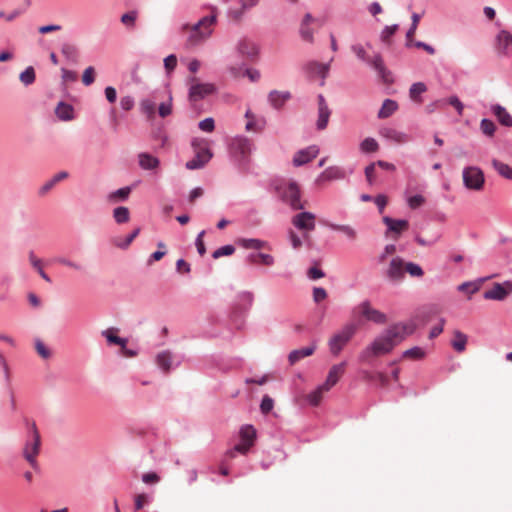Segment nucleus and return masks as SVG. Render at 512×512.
Returning a JSON list of instances; mask_svg holds the SVG:
<instances>
[{"instance_id": "1", "label": "nucleus", "mask_w": 512, "mask_h": 512, "mask_svg": "<svg viewBox=\"0 0 512 512\" xmlns=\"http://www.w3.org/2000/svg\"><path fill=\"white\" fill-rule=\"evenodd\" d=\"M412 323H396L378 335L361 353L360 360L369 362L372 358L387 355L400 344L408 335L414 332Z\"/></svg>"}, {"instance_id": "2", "label": "nucleus", "mask_w": 512, "mask_h": 512, "mask_svg": "<svg viewBox=\"0 0 512 512\" xmlns=\"http://www.w3.org/2000/svg\"><path fill=\"white\" fill-rule=\"evenodd\" d=\"M209 9L211 15L203 17L194 25L185 24L182 26V32L187 36V46H197L212 35L217 22L218 8L216 6H210Z\"/></svg>"}, {"instance_id": "3", "label": "nucleus", "mask_w": 512, "mask_h": 512, "mask_svg": "<svg viewBox=\"0 0 512 512\" xmlns=\"http://www.w3.org/2000/svg\"><path fill=\"white\" fill-rule=\"evenodd\" d=\"M40 447L41 436L36 426V423L33 421L30 424L29 438L27 439L25 446L23 448V457L34 470H37L39 468L37 456L40 453Z\"/></svg>"}, {"instance_id": "4", "label": "nucleus", "mask_w": 512, "mask_h": 512, "mask_svg": "<svg viewBox=\"0 0 512 512\" xmlns=\"http://www.w3.org/2000/svg\"><path fill=\"white\" fill-rule=\"evenodd\" d=\"M192 147L195 157L186 163L189 170L202 168L212 158V152L208 147V142L203 138H196L192 141Z\"/></svg>"}, {"instance_id": "5", "label": "nucleus", "mask_w": 512, "mask_h": 512, "mask_svg": "<svg viewBox=\"0 0 512 512\" xmlns=\"http://www.w3.org/2000/svg\"><path fill=\"white\" fill-rule=\"evenodd\" d=\"M463 183L469 190L481 191L485 184L483 171L476 166H468L463 169Z\"/></svg>"}, {"instance_id": "6", "label": "nucleus", "mask_w": 512, "mask_h": 512, "mask_svg": "<svg viewBox=\"0 0 512 512\" xmlns=\"http://www.w3.org/2000/svg\"><path fill=\"white\" fill-rule=\"evenodd\" d=\"M354 324H348L335 334L329 341L330 351L333 355H338L344 346L351 340L356 332Z\"/></svg>"}, {"instance_id": "7", "label": "nucleus", "mask_w": 512, "mask_h": 512, "mask_svg": "<svg viewBox=\"0 0 512 512\" xmlns=\"http://www.w3.org/2000/svg\"><path fill=\"white\" fill-rule=\"evenodd\" d=\"M352 50L361 60L372 65L384 82L390 81L389 72L386 70L380 55L377 54L373 58L368 57L366 51L361 45H354Z\"/></svg>"}, {"instance_id": "8", "label": "nucleus", "mask_w": 512, "mask_h": 512, "mask_svg": "<svg viewBox=\"0 0 512 512\" xmlns=\"http://www.w3.org/2000/svg\"><path fill=\"white\" fill-rule=\"evenodd\" d=\"M354 312L358 313L366 320L377 324H384L387 321L386 315L381 311L373 308L368 300L363 301L357 305L354 309Z\"/></svg>"}, {"instance_id": "9", "label": "nucleus", "mask_w": 512, "mask_h": 512, "mask_svg": "<svg viewBox=\"0 0 512 512\" xmlns=\"http://www.w3.org/2000/svg\"><path fill=\"white\" fill-rule=\"evenodd\" d=\"M189 98L191 101H199L205 96L215 92V86L211 83H200L196 77L189 79Z\"/></svg>"}, {"instance_id": "10", "label": "nucleus", "mask_w": 512, "mask_h": 512, "mask_svg": "<svg viewBox=\"0 0 512 512\" xmlns=\"http://www.w3.org/2000/svg\"><path fill=\"white\" fill-rule=\"evenodd\" d=\"M512 293V281L503 283H494L490 289H487L483 297L486 300L503 301Z\"/></svg>"}, {"instance_id": "11", "label": "nucleus", "mask_w": 512, "mask_h": 512, "mask_svg": "<svg viewBox=\"0 0 512 512\" xmlns=\"http://www.w3.org/2000/svg\"><path fill=\"white\" fill-rule=\"evenodd\" d=\"M315 215L311 212H300L292 217V224L303 232L304 238H308V233L315 229Z\"/></svg>"}, {"instance_id": "12", "label": "nucleus", "mask_w": 512, "mask_h": 512, "mask_svg": "<svg viewBox=\"0 0 512 512\" xmlns=\"http://www.w3.org/2000/svg\"><path fill=\"white\" fill-rule=\"evenodd\" d=\"M383 223L387 226L386 237H391L394 240H398L400 235L409 228L407 220L393 219L389 216L383 217Z\"/></svg>"}, {"instance_id": "13", "label": "nucleus", "mask_w": 512, "mask_h": 512, "mask_svg": "<svg viewBox=\"0 0 512 512\" xmlns=\"http://www.w3.org/2000/svg\"><path fill=\"white\" fill-rule=\"evenodd\" d=\"M345 178V172L338 166H331L326 168L318 177L315 179V185L318 188H323L328 182L341 180Z\"/></svg>"}, {"instance_id": "14", "label": "nucleus", "mask_w": 512, "mask_h": 512, "mask_svg": "<svg viewBox=\"0 0 512 512\" xmlns=\"http://www.w3.org/2000/svg\"><path fill=\"white\" fill-rule=\"evenodd\" d=\"M386 277L393 283H399L405 276V262L400 257H394L385 272Z\"/></svg>"}, {"instance_id": "15", "label": "nucleus", "mask_w": 512, "mask_h": 512, "mask_svg": "<svg viewBox=\"0 0 512 512\" xmlns=\"http://www.w3.org/2000/svg\"><path fill=\"white\" fill-rule=\"evenodd\" d=\"M252 142L245 137H236L233 139L230 149L231 153L239 158L240 160H245L252 151Z\"/></svg>"}, {"instance_id": "16", "label": "nucleus", "mask_w": 512, "mask_h": 512, "mask_svg": "<svg viewBox=\"0 0 512 512\" xmlns=\"http://www.w3.org/2000/svg\"><path fill=\"white\" fill-rule=\"evenodd\" d=\"M301 194L299 186L295 182H291L287 185L283 191V199L294 209H304V204L301 202Z\"/></svg>"}, {"instance_id": "17", "label": "nucleus", "mask_w": 512, "mask_h": 512, "mask_svg": "<svg viewBox=\"0 0 512 512\" xmlns=\"http://www.w3.org/2000/svg\"><path fill=\"white\" fill-rule=\"evenodd\" d=\"M496 50L504 56H512V34L502 30L496 37Z\"/></svg>"}, {"instance_id": "18", "label": "nucleus", "mask_w": 512, "mask_h": 512, "mask_svg": "<svg viewBox=\"0 0 512 512\" xmlns=\"http://www.w3.org/2000/svg\"><path fill=\"white\" fill-rule=\"evenodd\" d=\"M237 50L242 56L251 61L255 60L259 54V48L256 43L247 38H243L238 42Z\"/></svg>"}, {"instance_id": "19", "label": "nucleus", "mask_w": 512, "mask_h": 512, "mask_svg": "<svg viewBox=\"0 0 512 512\" xmlns=\"http://www.w3.org/2000/svg\"><path fill=\"white\" fill-rule=\"evenodd\" d=\"M380 135L397 144H404L411 141V137L408 134L392 127H383L380 130Z\"/></svg>"}, {"instance_id": "20", "label": "nucleus", "mask_w": 512, "mask_h": 512, "mask_svg": "<svg viewBox=\"0 0 512 512\" xmlns=\"http://www.w3.org/2000/svg\"><path fill=\"white\" fill-rule=\"evenodd\" d=\"M319 154V148L315 145L309 146L303 150L298 151L293 158V164L295 166H302Z\"/></svg>"}, {"instance_id": "21", "label": "nucleus", "mask_w": 512, "mask_h": 512, "mask_svg": "<svg viewBox=\"0 0 512 512\" xmlns=\"http://www.w3.org/2000/svg\"><path fill=\"white\" fill-rule=\"evenodd\" d=\"M346 368V362L333 365L329 370L328 376L324 384V389H331L343 376Z\"/></svg>"}, {"instance_id": "22", "label": "nucleus", "mask_w": 512, "mask_h": 512, "mask_svg": "<svg viewBox=\"0 0 512 512\" xmlns=\"http://www.w3.org/2000/svg\"><path fill=\"white\" fill-rule=\"evenodd\" d=\"M491 111L496 116L501 125L512 127V116L505 107L496 104L491 107Z\"/></svg>"}, {"instance_id": "23", "label": "nucleus", "mask_w": 512, "mask_h": 512, "mask_svg": "<svg viewBox=\"0 0 512 512\" xmlns=\"http://www.w3.org/2000/svg\"><path fill=\"white\" fill-rule=\"evenodd\" d=\"M329 64H322L318 62H310L306 65V70L312 76H320L322 78L321 85H324V79L327 77L329 72Z\"/></svg>"}, {"instance_id": "24", "label": "nucleus", "mask_w": 512, "mask_h": 512, "mask_svg": "<svg viewBox=\"0 0 512 512\" xmlns=\"http://www.w3.org/2000/svg\"><path fill=\"white\" fill-rule=\"evenodd\" d=\"M118 331V328L111 327L102 331V335L106 338L109 344L118 345L121 347V349H125L127 340L117 336Z\"/></svg>"}, {"instance_id": "25", "label": "nucleus", "mask_w": 512, "mask_h": 512, "mask_svg": "<svg viewBox=\"0 0 512 512\" xmlns=\"http://www.w3.org/2000/svg\"><path fill=\"white\" fill-rule=\"evenodd\" d=\"M315 348H316L315 345L311 344L307 347L293 350L292 352H290L289 357H288L290 364L294 365L301 359L311 356L314 353Z\"/></svg>"}, {"instance_id": "26", "label": "nucleus", "mask_w": 512, "mask_h": 512, "mask_svg": "<svg viewBox=\"0 0 512 512\" xmlns=\"http://www.w3.org/2000/svg\"><path fill=\"white\" fill-rule=\"evenodd\" d=\"M245 117L247 119L245 126L247 131L259 132L264 128L265 120L257 119L256 116L250 110L246 111Z\"/></svg>"}, {"instance_id": "27", "label": "nucleus", "mask_w": 512, "mask_h": 512, "mask_svg": "<svg viewBox=\"0 0 512 512\" xmlns=\"http://www.w3.org/2000/svg\"><path fill=\"white\" fill-rule=\"evenodd\" d=\"M290 96L291 95L289 92H280L277 90H273L269 93L268 100L274 108L279 109L285 104V102L288 99H290Z\"/></svg>"}, {"instance_id": "28", "label": "nucleus", "mask_w": 512, "mask_h": 512, "mask_svg": "<svg viewBox=\"0 0 512 512\" xmlns=\"http://www.w3.org/2000/svg\"><path fill=\"white\" fill-rule=\"evenodd\" d=\"M55 114L62 121H70L74 119V108L70 104L60 102L55 109Z\"/></svg>"}, {"instance_id": "29", "label": "nucleus", "mask_w": 512, "mask_h": 512, "mask_svg": "<svg viewBox=\"0 0 512 512\" xmlns=\"http://www.w3.org/2000/svg\"><path fill=\"white\" fill-rule=\"evenodd\" d=\"M139 165L144 170H153L159 166L158 158L149 153H140L138 155Z\"/></svg>"}, {"instance_id": "30", "label": "nucleus", "mask_w": 512, "mask_h": 512, "mask_svg": "<svg viewBox=\"0 0 512 512\" xmlns=\"http://www.w3.org/2000/svg\"><path fill=\"white\" fill-rule=\"evenodd\" d=\"M139 233H140V228H135L125 238H123V237H115V238H113L111 240L112 244L115 247H118L120 249H127L130 246V244L134 241V239L139 235Z\"/></svg>"}, {"instance_id": "31", "label": "nucleus", "mask_w": 512, "mask_h": 512, "mask_svg": "<svg viewBox=\"0 0 512 512\" xmlns=\"http://www.w3.org/2000/svg\"><path fill=\"white\" fill-rule=\"evenodd\" d=\"M453 336L454 337L451 340V346L453 349L459 353L464 352L468 341L467 335L459 330H455L453 332Z\"/></svg>"}, {"instance_id": "32", "label": "nucleus", "mask_w": 512, "mask_h": 512, "mask_svg": "<svg viewBox=\"0 0 512 512\" xmlns=\"http://www.w3.org/2000/svg\"><path fill=\"white\" fill-rule=\"evenodd\" d=\"M327 226L333 230L343 233L349 240L355 241L358 237L357 231L350 225H340L335 223H328Z\"/></svg>"}, {"instance_id": "33", "label": "nucleus", "mask_w": 512, "mask_h": 512, "mask_svg": "<svg viewBox=\"0 0 512 512\" xmlns=\"http://www.w3.org/2000/svg\"><path fill=\"white\" fill-rule=\"evenodd\" d=\"M398 109V104L396 101L392 100V99H386L379 112H378V118L380 119H386L388 117H390L394 112H396Z\"/></svg>"}, {"instance_id": "34", "label": "nucleus", "mask_w": 512, "mask_h": 512, "mask_svg": "<svg viewBox=\"0 0 512 512\" xmlns=\"http://www.w3.org/2000/svg\"><path fill=\"white\" fill-rule=\"evenodd\" d=\"M247 261L250 264H262L265 266H271L274 264V258L271 255L264 253H252L247 257Z\"/></svg>"}, {"instance_id": "35", "label": "nucleus", "mask_w": 512, "mask_h": 512, "mask_svg": "<svg viewBox=\"0 0 512 512\" xmlns=\"http://www.w3.org/2000/svg\"><path fill=\"white\" fill-rule=\"evenodd\" d=\"M239 437L241 442L247 443L251 446L254 445L256 439V430L251 425H245L240 429Z\"/></svg>"}, {"instance_id": "36", "label": "nucleus", "mask_w": 512, "mask_h": 512, "mask_svg": "<svg viewBox=\"0 0 512 512\" xmlns=\"http://www.w3.org/2000/svg\"><path fill=\"white\" fill-rule=\"evenodd\" d=\"M157 365L164 371L169 372L172 364V355L169 351H162L156 357Z\"/></svg>"}, {"instance_id": "37", "label": "nucleus", "mask_w": 512, "mask_h": 512, "mask_svg": "<svg viewBox=\"0 0 512 512\" xmlns=\"http://www.w3.org/2000/svg\"><path fill=\"white\" fill-rule=\"evenodd\" d=\"M492 166L497 171V173L499 175H501L502 177H504L506 179L512 180V168L509 165H507L497 159H494V160H492Z\"/></svg>"}, {"instance_id": "38", "label": "nucleus", "mask_w": 512, "mask_h": 512, "mask_svg": "<svg viewBox=\"0 0 512 512\" xmlns=\"http://www.w3.org/2000/svg\"><path fill=\"white\" fill-rule=\"evenodd\" d=\"M427 90V87L422 82L414 83L409 90L410 98L417 103H421L422 99L420 98V95L424 93Z\"/></svg>"}, {"instance_id": "39", "label": "nucleus", "mask_w": 512, "mask_h": 512, "mask_svg": "<svg viewBox=\"0 0 512 512\" xmlns=\"http://www.w3.org/2000/svg\"><path fill=\"white\" fill-rule=\"evenodd\" d=\"M113 217L118 224L127 223L130 219L129 209L124 206H119L113 210Z\"/></svg>"}, {"instance_id": "40", "label": "nucleus", "mask_w": 512, "mask_h": 512, "mask_svg": "<svg viewBox=\"0 0 512 512\" xmlns=\"http://www.w3.org/2000/svg\"><path fill=\"white\" fill-rule=\"evenodd\" d=\"M239 243L245 249L260 250L262 248L268 247L267 242L259 239H241Z\"/></svg>"}, {"instance_id": "41", "label": "nucleus", "mask_w": 512, "mask_h": 512, "mask_svg": "<svg viewBox=\"0 0 512 512\" xmlns=\"http://www.w3.org/2000/svg\"><path fill=\"white\" fill-rule=\"evenodd\" d=\"M330 389H324V384L317 387L313 392L308 395V401L311 405L317 406L321 402L323 395Z\"/></svg>"}, {"instance_id": "42", "label": "nucleus", "mask_w": 512, "mask_h": 512, "mask_svg": "<svg viewBox=\"0 0 512 512\" xmlns=\"http://www.w3.org/2000/svg\"><path fill=\"white\" fill-rule=\"evenodd\" d=\"M331 111L328 107L318 109L317 128L323 130L327 127Z\"/></svg>"}, {"instance_id": "43", "label": "nucleus", "mask_w": 512, "mask_h": 512, "mask_svg": "<svg viewBox=\"0 0 512 512\" xmlns=\"http://www.w3.org/2000/svg\"><path fill=\"white\" fill-rule=\"evenodd\" d=\"M19 79L25 86L33 84L36 79L34 68L32 66L27 67L20 73Z\"/></svg>"}, {"instance_id": "44", "label": "nucleus", "mask_w": 512, "mask_h": 512, "mask_svg": "<svg viewBox=\"0 0 512 512\" xmlns=\"http://www.w3.org/2000/svg\"><path fill=\"white\" fill-rule=\"evenodd\" d=\"M155 103L152 100L145 99L140 103L141 111L147 116L148 119H153L155 116Z\"/></svg>"}, {"instance_id": "45", "label": "nucleus", "mask_w": 512, "mask_h": 512, "mask_svg": "<svg viewBox=\"0 0 512 512\" xmlns=\"http://www.w3.org/2000/svg\"><path fill=\"white\" fill-rule=\"evenodd\" d=\"M251 447L252 446L247 443L240 442L239 444L235 445L234 448L227 451L226 456L228 458H234L237 453L245 455L248 453Z\"/></svg>"}, {"instance_id": "46", "label": "nucleus", "mask_w": 512, "mask_h": 512, "mask_svg": "<svg viewBox=\"0 0 512 512\" xmlns=\"http://www.w3.org/2000/svg\"><path fill=\"white\" fill-rule=\"evenodd\" d=\"M130 191L131 190L129 187L120 188V189L110 193L108 196V200L110 202H117L119 200H125L126 198H128Z\"/></svg>"}, {"instance_id": "47", "label": "nucleus", "mask_w": 512, "mask_h": 512, "mask_svg": "<svg viewBox=\"0 0 512 512\" xmlns=\"http://www.w3.org/2000/svg\"><path fill=\"white\" fill-rule=\"evenodd\" d=\"M425 351L420 347H413L404 351L403 358L412 359V360H420L425 357Z\"/></svg>"}, {"instance_id": "48", "label": "nucleus", "mask_w": 512, "mask_h": 512, "mask_svg": "<svg viewBox=\"0 0 512 512\" xmlns=\"http://www.w3.org/2000/svg\"><path fill=\"white\" fill-rule=\"evenodd\" d=\"M138 17V12L133 10L130 12H127L121 16V23L125 25L126 27L133 29L135 26V22Z\"/></svg>"}, {"instance_id": "49", "label": "nucleus", "mask_w": 512, "mask_h": 512, "mask_svg": "<svg viewBox=\"0 0 512 512\" xmlns=\"http://www.w3.org/2000/svg\"><path fill=\"white\" fill-rule=\"evenodd\" d=\"M397 30H398L397 24H394L391 26H386L381 32V35H380L381 41L385 44H390L391 37L397 32Z\"/></svg>"}, {"instance_id": "50", "label": "nucleus", "mask_w": 512, "mask_h": 512, "mask_svg": "<svg viewBox=\"0 0 512 512\" xmlns=\"http://www.w3.org/2000/svg\"><path fill=\"white\" fill-rule=\"evenodd\" d=\"M360 148L363 152L372 153L378 150L379 145L374 138H366L361 142Z\"/></svg>"}, {"instance_id": "51", "label": "nucleus", "mask_w": 512, "mask_h": 512, "mask_svg": "<svg viewBox=\"0 0 512 512\" xmlns=\"http://www.w3.org/2000/svg\"><path fill=\"white\" fill-rule=\"evenodd\" d=\"M61 53L68 59V60H71V61H76V58H77V49L74 45L72 44H63L62 48H61Z\"/></svg>"}, {"instance_id": "52", "label": "nucleus", "mask_w": 512, "mask_h": 512, "mask_svg": "<svg viewBox=\"0 0 512 512\" xmlns=\"http://www.w3.org/2000/svg\"><path fill=\"white\" fill-rule=\"evenodd\" d=\"M405 272L410 274L412 277H421L423 276V270L422 268L415 263L412 262H405Z\"/></svg>"}, {"instance_id": "53", "label": "nucleus", "mask_w": 512, "mask_h": 512, "mask_svg": "<svg viewBox=\"0 0 512 512\" xmlns=\"http://www.w3.org/2000/svg\"><path fill=\"white\" fill-rule=\"evenodd\" d=\"M480 128L487 136H493L496 130L495 124L489 119H483L480 123Z\"/></svg>"}, {"instance_id": "54", "label": "nucleus", "mask_w": 512, "mask_h": 512, "mask_svg": "<svg viewBox=\"0 0 512 512\" xmlns=\"http://www.w3.org/2000/svg\"><path fill=\"white\" fill-rule=\"evenodd\" d=\"M94 81H95V69L92 66H89L83 72L82 82L85 86H89Z\"/></svg>"}, {"instance_id": "55", "label": "nucleus", "mask_w": 512, "mask_h": 512, "mask_svg": "<svg viewBox=\"0 0 512 512\" xmlns=\"http://www.w3.org/2000/svg\"><path fill=\"white\" fill-rule=\"evenodd\" d=\"M235 251V248L234 246L232 245H225V246H222L220 248H218L217 250H215L212 254L213 258L215 259H218L222 256H229V255H232Z\"/></svg>"}, {"instance_id": "56", "label": "nucleus", "mask_w": 512, "mask_h": 512, "mask_svg": "<svg viewBox=\"0 0 512 512\" xmlns=\"http://www.w3.org/2000/svg\"><path fill=\"white\" fill-rule=\"evenodd\" d=\"M259 0H240L241 10L234 13V17L239 19L246 9L255 6Z\"/></svg>"}, {"instance_id": "57", "label": "nucleus", "mask_w": 512, "mask_h": 512, "mask_svg": "<svg viewBox=\"0 0 512 512\" xmlns=\"http://www.w3.org/2000/svg\"><path fill=\"white\" fill-rule=\"evenodd\" d=\"M273 406L274 401L272 398L267 395L262 398L260 409L263 414H268L273 409Z\"/></svg>"}, {"instance_id": "58", "label": "nucleus", "mask_w": 512, "mask_h": 512, "mask_svg": "<svg viewBox=\"0 0 512 512\" xmlns=\"http://www.w3.org/2000/svg\"><path fill=\"white\" fill-rule=\"evenodd\" d=\"M171 100H172V98L169 97V100L167 102L160 104V106L158 108V113L162 118H165L172 113Z\"/></svg>"}, {"instance_id": "59", "label": "nucleus", "mask_w": 512, "mask_h": 512, "mask_svg": "<svg viewBox=\"0 0 512 512\" xmlns=\"http://www.w3.org/2000/svg\"><path fill=\"white\" fill-rule=\"evenodd\" d=\"M35 349L37 353L44 359L49 358L51 355L50 350L45 346V344L41 340H36Z\"/></svg>"}, {"instance_id": "60", "label": "nucleus", "mask_w": 512, "mask_h": 512, "mask_svg": "<svg viewBox=\"0 0 512 512\" xmlns=\"http://www.w3.org/2000/svg\"><path fill=\"white\" fill-rule=\"evenodd\" d=\"M396 253V246L394 244H388L384 247L383 252L379 255V262L383 263L388 256H392Z\"/></svg>"}, {"instance_id": "61", "label": "nucleus", "mask_w": 512, "mask_h": 512, "mask_svg": "<svg viewBox=\"0 0 512 512\" xmlns=\"http://www.w3.org/2000/svg\"><path fill=\"white\" fill-rule=\"evenodd\" d=\"M458 290L468 294H474L479 290V286L475 283L465 282L459 285Z\"/></svg>"}, {"instance_id": "62", "label": "nucleus", "mask_w": 512, "mask_h": 512, "mask_svg": "<svg viewBox=\"0 0 512 512\" xmlns=\"http://www.w3.org/2000/svg\"><path fill=\"white\" fill-rule=\"evenodd\" d=\"M301 38L309 43L313 42V30L307 25H301L300 27Z\"/></svg>"}, {"instance_id": "63", "label": "nucleus", "mask_w": 512, "mask_h": 512, "mask_svg": "<svg viewBox=\"0 0 512 512\" xmlns=\"http://www.w3.org/2000/svg\"><path fill=\"white\" fill-rule=\"evenodd\" d=\"M425 202V198L421 195H414L408 199V205L411 209H417Z\"/></svg>"}, {"instance_id": "64", "label": "nucleus", "mask_w": 512, "mask_h": 512, "mask_svg": "<svg viewBox=\"0 0 512 512\" xmlns=\"http://www.w3.org/2000/svg\"><path fill=\"white\" fill-rule=\"evenodd\" d=\"M148 503L146 494H138L135 496L134 508L136 511L141 510Z\"/></svg>"}]
</instances>
